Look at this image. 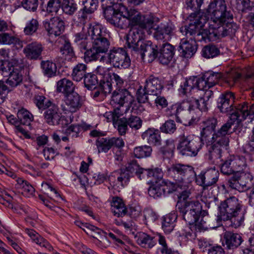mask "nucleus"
Wrapping results in <instances>:
<instances>
[{
    "label": "nucleus",
    "instance_id": "obj_1",
    "mask_svg": "<svg viewBox=\"0 0 254 254\" xmlns=\"http://www.w3.org/2000/svg\"><path fill=\"white\" fill-rule=\"evenodd\" d=\"M104 15L108 23L119 29L127 28L129 25L138 26L132 29L127 39L128 47L133 51L138 49L144 36V30L151 34L154 20L148 16L142 15L134 9H128L126 6L115 4L108 6L104 10Z\"/></svg>",
    "mask_w": 254,
    "mask_h": 254
},
{
    "label": "nucleus",
    "instance_id": "obj_2",
    "mask_svg": "<svg viewBox=\"0 0 254 254\" xmlns=\"http://www.w3.org/2000/svg\"><path fill=\"white\" fill-rule=\"evenodd\" d=\"M234 100L233 92H225L222 93L217 100L218 109L222 113L229 114L230 117L232 114L237 115V119L233 120L234 125L236 122L238 124L242 120H245L248 116L251 117L252 119L254 118V102L250 103L244 102L234 108Z\"/></svg>",
    "mask_w": 254,
    "mask_h": 254
},
{
    "label": "nucleus",
    "instance_id": "obj_3",
    "mask_svg": "<svg viewBox=\"0 0 254 254\" xmlns=\"http://www.w3.org/2000/svg\"><path fill=\"white\" fill-rule=\"evenodd\" d=\"M219 214L217 221H227L230 225L237 228L242 225L245 220L246 210L242 202L235 196H231L221 201L218 206Z\"/></svg>",
    "mask_w": 254,
    "mask_h": 254
},
{
    "label": "nucleus",
    "instance_id": "obj_4",
    "mask_svg": "<svg viewBox=\"0 0 254 254\" xmlns=\"http://www.w3.org/2000/svg\"><path fill=\"white\" fill-rule=\"evenodd\" d=\"M88 29L92 47L84 53L86 62L97 61L100 58V54L107 53L110 46V42L107 37V34L103 31V28L101 24L90 25Z\"/></svg>",
    "mask_w": 254,
    "mask_h": 254
},
{
    "label": "nucleus",
    "instance_id": "obj_5",
    "mask_svg": "<svg viewBox=\"0 0 254 254\" xmlns=\"http://www.w3.org/2000/svg\"><path fill=\"white\" fill-rule=\"evenodd\" d=\"M238 116L235 114L231 115L230 119L223 124L220 128L216 129L218 121L215 117H209L204 119L200 123V137L204 141L210 139L217 132L222 130L225 132V137L230 135L235 131V128H232L234 126L233 120L237 119Z\"/></svg>",
    "mask_w": 254,
    "mask_h": 254
},
{
    "label": "nucleus",
    "instance_id": "obj_6",
    "mask_svg": "<svg viewBox=\"0 0 254 254\" xmlns=\"http://www.w3.org/2000/svg\"><path fill=\"white\" fill-rule=\"evenodd\" d=\"M208 13L213 16L208 22L209 26H214L215 23L223 22L233 19L231 8L228 5L225 0H212L206 9Z\"/></svg>",
    "mask_w": 254,
    "mask_h": 254
},
{
    "label": "nucleus",
    "instance_id": "obj_7",
    "mask_svg": "<svg viewBox=\"0 0 254 254\" xmlns=\"http://www.w3.org/2000/svg\"><path fill=\"white\" fill-rule=\"evenodd\" d=\"M204 144V141L201 137L184 133L178 137L177 149L183 156L195 157Z\"/></svg>",
    "mask_w": 254,
    "mask_h": 254
},
{
    "label": "nucleus",
    "instance_id": "obj_8",
    "mask_svg": "<svg viewBox=\"0 0 254 254\" xmlns=\"http://www.w3.org/2000/svg\"><path fill=\"white\" fill-rule=\"evenodd\" d=\"M220 131L205 141L208 151L206 155L213 163H217L222 156V147L227 146L229 142V136L225 137V132L222 130Z\"/></svg>",
    "mask_w": 254,
    "mask_h": 254
},
{
    "label": "nucleus",
    "instance_id": "obj_9",
    "mask_svg": "<svg viewBox=\"0 0 254 254\" xmlns=\"http://www.w3.org/2000/svg\"><path fill=\"white\" fill-rule=\"evenodd\" d=\"M176 207L185 221L189 225L195 223L200 216L207 214V212L202 210L200 203L198 201H185L177 203Z\"/></svg>",
    "mask_w": 254,
    "mask_h": 254
},
{
    "label": "nucleus",
    "instance_id": "obj_10",
    "mask_svg": "<svg viewBox=\"0 0 254 254\" xmlns=\"http://www.w3.org/2000/svg\"><path fill=\"white\" fill-rule=\"evenodd\" d=\"M167 175L177 183L181 184L186 181H191L195 176V172L191 166L175 163L167 168Z\"/></svg>",
    "mask_w": 254,
    "mask_h": 254
},
{
    "label": "nucleus",
    "instance_id": "obj_11",
    "mask_svg": "<svg viewBox=\"0 0 254 254\" xmlns=\"http://www.w3.org/2000/svg\"><path fill=\"white\" fill-rule=\"evenodd\" d=\"M190 22L188 25L182 26L180 32L185 35L187 39L190 40L200 28L204 27L208 22V16L206 14L191 13L188 17Z\"/></svg>",
    "mask_w": 254,
    "mask_h": 254
},
{
    "label": "nucleus",
    "instance_id": "obj_12",
    "mask_svg": "<svg viewBox=\"0 0 254 254\" xmlns=\"http://www.w3.org/2000/svg\"><path fill=\"white\" fill-rule=\"evenodd\" d=\"M106 63L114 68L124 69L130 66L131 61L125 49L113 47L107 54Z\"/></svg>",
    "mask_w": 254,
    "mask_h": 254
},
{
    "label": "nucleus",
    "instance_id": "obj_13",
    "mask_svg": "<svg viewBox=\"0 0 254 254\" xmlns=\"http://www.w3.org/2000/svg\"><path fill=\"white\" fill-rule=\"evenodd\" d=\"M247 167L246 158L243 156L229 155L221 165V172L227 176L243 171Z\"/></svg>",
    "mask_w": 254,
    "mask_h": 254
},
{
    "label": "nucleus",
    "instance_id": "obj_14",
    "mask_svg": "<svg viewBox=\"0 0 254 254\" xmlns=\"http://www.w3.org/2000/svg\"><path fill=\"white\" fill-rule=\"evenodd\" d=\"M219 172L215 167L210 168L202 171L198 175L195 174L194 177L197 185L202 187L203 189H208L218 182Z\"/></svg>",
    "mask_w": 254,
    "mask_h": 254
},
{
    "label": "nucleus",
    "instance_id": "obj_15",
    "mask_svg": "<svg viewBox=\"0 0 254 254\" xmlns=\"http://www.w3.org/2000/svg\"><path fill=\"white\" fill-rule=\"evenodd\" d=\"M83 101L80 96L73 91L64 97L61 107L65 114L74 113L81 107Z\"/></svg>",
    "mask_w": 254,
    "mask_h": 254
},
{
    "label": "nucleus",
    "instance_id": "obj_16",
    "mask_svg": "<svg viewBox=\"0 0 254 254\" xmlns=\"http://www.w3.org/2000/svg\"><path fill=\"white\" fill-rule=\"evenodd\" d=\"M83 7L80 8L74 16V20L82 24L85 23L88 16L93 14L97 9L98 0H85L82 1Z\"/></svg>",
    "mask_w": 254,
    "mask_h": 254
},
{
    "label": "nucleus",
    "instance_id": "obj_17",
    "mask_svg": "<svg viewBox=\"0 0 254 254\" xmlns=\"http://www.w3.org/2000/svg\"><path fill=\"white\" fill-rule=\"evenodd\" d=\"M140 55L142 60L146 59L149 63L153 62L158 55V47L150 41L141 43L138 49L134 51Z\"/></svg>",
    "mask_w": 254,
    "mask_h": 254
},
{
    "label": "nucleus",
    "instance_id": "obj_18",
    "mask_svg": "<svg viewBox=\"0 0 254 254\" xmlns=\"http://www.w3.org/2000/svg\"><path fill=\"white\" fill-rule=\"evenodd\" d=\"M43 25L49 37L60 36L65 29V23L59 17H53L43 21Z\"/></svg>",
    "mask_w": 254,
    "mask_h": 254
},
{
    "label": "nucleus",
    "instance_id": "obj_19",
    "mask_svg": "<svg viewBox=\"0 0 254 254\" xmlns=\"http://www.w3.org/2000/svg\"><path fill=\"white\" fill-rule=\"evenodd\" d=\"M232 20H228L223 23H215L214 26H209L217 34V38L221 36L224 37L227 36L233 37L239 29L238 25L235 22H231Z\"/></svg>",
    "mask_w": 254,
    "mask_h": 254
},
{
    "label": "nucleus",
    "instance_id": "obj_20",
    "mask_svg": "<svg viewBox=\"0 0 254 254\" xmlns=\"http://www.w3.org/2000/svg\"><path fill=\"white\" fill-rule=\"evenodd\" d=\"M164 112L166 116L168 117L175 116L176 121L179 123H182L181 117L189 115L186 100L167 106Z\"/></svg>",
    "mask_w": 254,
    "mask_h": 254
},
{
    "label": "nucleus",
    "instance_id": "obj_21",
    "mask_svg": "<svg viewBox=\"0 0 254 254\" xmlns=\"http://www.w3.org/2000/svg\"><path fill=\"white\" fill-rule=\"evenodd\" d=\"M134 101V97L127 89H119L115 90L112 95L111 102L113 104L123 107L125 105L128 106Z\"/></svg>",
    "mask_w": 254,
    "mask_h": 254
},
{
    "label": "nucleus",
    "instance_id": "obj_22",
    "mask_svg": "<svg viewBox=\"0 0 254 254\" xmlns=\"http://www.w3.org/2000/svg\"><path fill=\"white\" fill-rule=\"evenodd\" d=\"M44 47L37 41H33L27 44L23 50L25 57L29 60H40L42 59V54Z\"/></svg>",
    "mask_w": 254,
    "mask_h": 254
},
{
    "label": "nucleus",
    "instance_id": "obj_23",
    "mask_svg": "<svg viewBox=\"0 0 254 254\" xmlns=\"http://www.w3.org/2000/svg\"><path fill=\"white\" fill-rule=\"evenodd\" d=\"M47 109L44 116L46 122L49 125H58L61 124V122L65 121L60 112L59 108L55 104L53 103Z\"/></svg>",
    "mask_w": 254,
    "mask_h": 254
},
{
    "label": "nucleus",
    "instance_id": "obj_24",
    "mask_svg": "<svg viewBox=\"0 0 254 254\" xmlns=\"http://www.w3.org/2000/svg\"><path fill=\"white\" fill-rule=\"evenodd\" d=\"M202 80H199V77L191 76L185 79L184 82L181 83L179 91L182 94L187 95L195 89L202 90Z\"/></svg>",
    "mask_w": 254,
    "mask_h": 254
},
{
    "label": "nucleus",
    "instance_id": "obj_25",
    "mask_svg": "<svg viewBox=\"0 0 254 254\" xmlns=\"http://www.w3.org/2000/svg\"><path fill=\"white\" fill-rule=\"evenodd\" d=\"M188 104L189 115L191 116V120L193 118V114L196 110H198L201 112H207L208 110L209 104L202 97L198 99L193 97L186 100Z\"/></svg>",
    "mask_w": 254,
    "mask_h": 254
},
{
    "label": "nucleus",
    "instance_id": "obj_26",
    "mask_svg": "<svg viewBox=\"0 0 254 254\" xmlns=\"http://www.w3.org/2000/svg\"><path fill=\"white\" fill-rule=\"evenodd\" d=\"M144 86L145 89L150 95L154 96L160 94L164 88L162 80L153 75H151L146 78Z\"/></svg>",
    "mask_w": 254,
    "mask_h": 254
},
{
    "label": "nucleus",
    "instance_id": "obj_27",
    "mask_svg": "<svg viewBox=\"0 0 254 254\" xmlns=\"http://www.w3.org/2000/svg\"><path fill=\"white\" fill-rule=\"evenodd\" d=\"M174 54L175 48L171 44L166 43L163 45L158 51L157 58L160 63L163 65H167L172 60Z\"/></svg>",
    "mask_w": 254,
    "mask_h": 254
},
{
    "label": "nucleus",
    "instance_id": "obj_28",
    "mask_svg": "<svg viewBox=\"0 0 254 254\" xmlns=\"http://www.w3.org/2000/svg\"><path fill=\"white\" fill-rule=\"evenodd\" d=\"M198 48V45L194 41H190V40H182L178 48L183 57L185 58H191Z\"/></svg>",
    "mask_w": 254,
    "mask_h": 254
},
{
    "label": "nucleus",
    "instance_id": "obj_29",
    "mask_svg": "<svg viewBox=\"0 0 254 254\" xmlns=\"http://www.w3.org/2000/svg\"><path fill=\"white\" fill-rule=\"evenodd\" d=\"M154 37L157 40L168 41L171 39V36L173 29L172 25L167 23H160L155 29Z\"/></svg>",
    "mask_w": 254,
    "mask_h": 254
},
{
    "label": "nucleus",
    "instance_id": "obj_30",
    "mask_svg": "<svg viewBox=\"0 0 254 254\" xmlns=\"http://www.w3.org/2000/svg\"><path fill=\"white\" fill-rule=\"evenodd\" d=\"M120 109L118 108L114 110L113 113V120L115 127H117L119 134L122 136L125 135L128 129V126L125 117L119 119L122 114L120 113Z\"/></svg>",
    "mask_w": 254,
    "mask_h": 254
},
{
    "label": "nucleus",
    "instance_id": "obj_31",
    "mask_svg": "<svg viewBox=\"0 0 254 254\" xmlns=\"http://www.w3.org/2000/svg\"><path fill=\"white\" fill-rule=\"evenodd\" d=\"M224 239L227 249L232 250L238 248L243 241L240 234L231 232L225 233Z\"/></svg>",
    "mask_w": 254,
    "mask_h": 254
},
{
    "label": "nucleus",
    "instance_id": "obj_32",
    "mask_svg": "<svg viewBox=\"0 0 254 254\" xmlns=\"http://www.w3.org/2000/svg\"><path fill=\"white\" fill-rule=\"evenodd\" d=\"M222 77L223 74L221 72H208L205 73L201 77L199 78V80H202V90H204V88L207 87L208 88L213 87Z\"/></svg>",
    "mask_w": 254,
    "mask_h": 254
},
{
    "label": "nucleus",
    "instance_id": "obj_33",
    "mask_svg": "<svg viewBox=\"0 0 254 254\" xmlns=\"http://www.w3.org/2000/svg\"><path fill=\"white\" fill-rule=\"evenodd\" d=\"M143 140H147L148 143L153 146H159L161 144V138L158 129L149 128L141 134Z\"/></svg>",
    "mask_w": 254,
    "mask_h": 254
},
{
    "label": "nucleus",
    "instance_id": "obj_34",
    "mask_svg": "<svg viewBox=\"0 0 254 254\" xmlns=\"http://www.w3.org/2000/svg\"><path fill=\"white\" fill-rule=\"evenodd\" d=\"M217 38V34L215 33V31L213 30L212 32L202 28H200L195 34V35L190 40V41H194L196 43L197 42L201 41H213Z\"/></svg>",
    "mask_w": 254,
    "mask_h": 254
},
{
    "label": "nucleus",
    "instance_id": "obj_35",
    "mask_svg": "<svg viewBox=\"0 0 254 254\" xmlns=\"http://www.w3.org/2000/svg\"><path fill=\"white\" fill-rule=\"evenodd\" d=\"M63 0H45L41 6L42 10L51 15H56L62 8Z\"/></svg>",
    "mask_w": 254,
    "mask_h": 254
},
{
    "label": "nucleus",
    "instance_id": "obj_36",
    "mask_svg": "<svg viewBox=\"0 0 254 254\" xmlns=\"http://www.w3.org/2000/svg\"><path fill=\"white\" fill-rule=\"evenodd\" d=\"M177 219V215L175 212L170 213L161 218L162 229L165 234H170L174 230Z\"/></svg>",
    "mask_w": 254,
    "mask_h": 254
},
{
    "label": "nucleus",
    "instance_id": "obj_37",
    "mask_svg": "<svg viewBox=\"0 0 254 254\" xmlns=\"http://www.w3.org/2000/svg\"><path fill=\"white\" fill-rule=\"evenodd\" d=\"M59 39L60 42L64 41V43H62L63 45L61 47L60 51L63 57L67 60H70L72 58L75 57V55L73 48L69 40L67 38L66 36L65 35L61 36Z\"/></svg>",
    "mask_w": 254,
    "mask_h": 254
},
{
    "label": "nucleus",
    "instance_id": "obj_38",
    "mask_svg": "<svg viewBox=\"0 0 254 254\" xmlns=\"http://www.w3.org/2000/svg\"><path fill=\"white\" fill-rule=\"evenodd\" d=\"M19 64L17 66H13L12 70L9 73L6 83L11 87H16L20 85L23 81V75L19 69Z\"/></svg>",
    "mask_w": 254,
    "mask_h": 254
},
{
    "label": "nucleus",
    "instance_id": "obj_39",
    "mask_svg": "<svg viewBox=\"0 0 254 254\" xmlns=\"http://www.w3.org/2000/svg\"><path fill=\"white\" fill-rule=\"evenodd\" d=\"M111 211L117 217H123L126 215V207L120 197L114 196L111 202Z\"/></svg>",
    "mask_w": 254,
    "mask_h": 254
},
{
    "label": "nucleus",
    "instance_id": "obj_40",
    "mask_svg": "<svg viewBox=\"0 0 254 254\" xmlns=\"http://www.w3.org/2000/svg\"><path fill=\"white\" fill-rule=\"evenodd\" d=\"M88 32L89 30L87 31L85 29L84 26H82L81 31L74 35V42L78 46L81 50H86L87 48L89 43Z\"/></svg>",
    "mask_w": 254,
    "mask_h": 254
},
{
    "label": "nucleus",
    "instance_id": "obj_41",
    "mask_svg": "<svg viewBox=\"0 0 254 254\" xmlns=\"http://www.w3.org/2000/svg\"><path fill=\"white\" fill-rule=\"evenodd\" d=\"M79 3L76 0H63L62 9L66 15H75L79 10Z\"/></svg>",
    "mask_w": 254,
    "mask_h": 254
},
{
    "label": "nucleus",
    "instance_id": "obj_42",
    "mask_svg": "<svg viewBox=\"0 0 254 254\" xmlns=\"http://www.w3.org/2000/svg\"><path fill=\"white\" fill-rule=\"evenodd\" d=\"M74 86L72 81L68 79L64 78L57 83V91L62 93L64 96L73 92Z\"/></svg>",
    "mask_w": 254,
    "mask_h": 254
},
{
    "label": "nucleus",
    "instance_id": "obj_43",
    "mask_svg": "<svg viewBox=\"0 0 254 254\" xmlns=\"http://www.w3.org/2000/svg\"><path fill=\"white\" fill-rule=\"evenodd\" d=\"M137 244L142 248L145 249H151L156 244V240L155 237L150 235L142 233L139 234L137 239Z\"/></svg>",
    "mask_w": 254,
    "mask_h": 254
},
{
    "label": "nucleus",
    "instance_id": "obj_44",
    "mask_svg": "<svg viewBox=\"0 0 254 254\" xmlns=\"http://www.w3.org/2000/svg\"><path fill=\"white\" fill-rule=\"evenodd\" d=\"M87 66L86 64L78 63L75 65L71 73V77L74 81H80L87 74Z\"/></svg>",
    "mask_w": 254,
    "mask_h": 254
},
{
    "label": "nucleus",
    "instance_id": "obj_45",
    "mask_svg": "<svg viewBox=\"0 0 254 254\" xmlns=\"http://www.w3.org/2000/svg\"><path fill=\"white\" fill-rule=\"evenodd\" d=\"M43 73L48 77H51L56 75L57 72V65L52 61H42L40 64Z\"/></svg>",
    "mask_w": 254,
    "mask_h": 254
},
{
    "label": "nucleus",
    "instance_id": "obj_46",
    "mask_svg": "<svg viewBox=\"0 0 254 254\" xmlns=\"http://www.w3.org/2000/svg\"><path fill=\"white\" fill-rule=\"evenodd\" d=\"M239 178L241 191L250 189L253 185V177L250 173L239 172Z\"/></svg>",
    "mask_w": 254,
    "mask_h": 254
},
{
    "label": "nucleus",
    "instance_id": "obj_47",
    "mask_svg": "<svg viewBox=\"0 0 254 254\" xmlns=\"http://www.w3.org/2000/svg\"><path fill=\"white\" fill-rule=\"evenodd\" d=\"M220 54L219 49L215 45L208 44L202 48L201 56L205 59L214 58Z\"/></svg>",
    "mask_w": 254,
    "mask_h": 254
},
{
    "label": "nucleus",
    "instance_id": "obj_48",
    "mask_svg": "<svg viewBox=\"0 0 254 254\" xmlns=\"http://www.w3.org/2000/svg\"><path fill=\"white\" fill-rule=\"evenodd\" d=\"M113 174L110 177V179L111 180L113 177L117 178L118 182L122 186L127 185L130 178L132 177L127 171L124 168L115 171Z\"/></svg>",
    "mask_w": 254,
    "mask_h": 254
},
{
    "label": "nucleus",
    "instance_id": "obj_49",
    "mask_svg": "<svg viewBox=\"0 0 254 254\" xmlns=\"http://www.w3.org/2000/svg\"><path fill=\"white\" fill-rule=\"evenodd\" d=\"M17 117L19 120L20 124L29 126L33 121V116L26 109L22 108L17 113Z\"/></svg>",
    "mask_w": 254,
    "mask_h": 254
},
{
    "label": "nucleus",
    "instance_id": "obj_50",
    "mask_svg": "<svg viewBox=\"0 0 254 254\" xmlns=\"http://www.w3.org/2000/svg\"><path fill=\"white\" fill-rule=\"evenodd\" d=\"M40 24L37 19L32 18L28 21L24 28L23 32L26 36H33L37 34L40 27Z\"/></svg>",
    "mask_w": 254,
    "mask_h": 254
},
{
    "label": "nucleus",
    "instance_id": "obj_51",
    "mask_svg": "<svg viewBox=\"0 0 254 254\" xmlns=\"http://www.w3.org/2000/svg\"><path fill=\"white\" fill-rule=\"evenodd\" d=\"M83 81L85 87L89 90L96 89L99 83L97 75L91 72L87 73Z\"/></svg>",
    "mask_w": 254,
    "mask_h": 254
},
{
    "label": "nucleus",
    "instance_id": "obj_52",
    "mask_svg": "<svg viewBox=\"0 0 254 254\" xmlns=\"http://www.w3.org/2000/svg\"><path fill=\"white\" fill-rule=\"evenodd\" d=\"M152 152V147L146 145L136 147L133 150L134 156L138 158L150 157Z\"/></svg>",
    "mask_w": 254,
    "mask_h": 254
},
{
    "label": "nucleus",
    "instance_id": "obj_53",
    "mask_svg": "<svg viewBox=\"0 0 254 254\" xmlns=\"http://www.w3.org/2000/svg\"><path fill=\"white\" fill-rule=\"evenodd\" d=\"M96 145L99 153H107L112 148L110 137H99L96 141Z\"/></svg>",
    "mask_w": 254,
    "mask_h": 254
},
{
    "label": "nucleus",
    "instance_id": "obj_54",
    "mask_svg": "<svg viewBox=\"0 0 254 254\" xmlns=\"http://www.w3.org/2000/svg\"><path fill=\"white\" fill-rule=\"evenodd\" d=\"M148 193L150 196L157 198L165 194V189L161 185L153 184L149 188Z\"/></svg>",
    "mask_w": 254,
    "mask_h": 254
},
{
    "label": "nucleus",
    "instance_id": "obj_55",
    "mask_svg": "<svg viewBox=\"0 0 254 254\" xmlns=\"http://www.w3.org/2000/svg\"><path fill=\"white\" fill-rule=\"evenodd\" d=\"M128 127L132 130H137L139 129L142 125V120L141 118L135 115H130L129 117L126 118Z\"/></svg>",
    "mask_w": 254,
    "mask_h": 254
},
{
    "label": "nucleus",
    "instance_id": "obj_56",
    "mask_svg": "<svg viewBox=\"0 0 254 254\" xmlns=\"http://www.w3.org/2000/svg\"><path fill=\"white\" fill-rule=\"evenodd\" d=\"M46 97L43 95H35L33 101L39 109L44 110L53 104L50 100L46 101Z\"/></svg>",
    "mask_w": 254,
    "mask_h": 254
},
{
    "label": "nucleus",
    "instance_id": "obj_57",
    "mask_svg": "<svg viewBox=\"0 0 254 254\" xmlns=\"http://www.w3.org/2000/svg\"><path fill=\"white\" fill-rule=\"evenodd\" d=\"M160 130L162 132L167 134H172L177 129L175 121L169 119L165 121L160 127Z\"/></svg>",
    "mask_w": 254,
    "mask_h": 254
},
{
    "label": "nucleus",
    "instance_id": "obj_58",
    "mask_svg": "<svg viewBox=\"0 0 254 254\" xmlns=\"http://www.w3.org/2000/svg\"><path fill=\"white\" fill-rule=\"evenodd\" d=\"M205 0H187L185 2L188 9L194 11L193 13L204 14L200 11V7Z\"/></svg>",
    "mask_w": 254,
    "mask_h": 254
},
{
    "label": "nucleus",
    "instance_id": "obj_59",
    "mask_svg": "<svg viewBox=\"0 0 254 254\" xmlns=\"http://www.w3.org/2000/svg\"><path fill=\"white\" fill-rule=\"evenodd\" d=\"M108 77L111 83L119 89H123L122 87L125 83V80L118 73L115 72L109 73Z\"/></svg>",
    "mask_w": 254,
    "mask_h": 254
},
{
    "label": "nucleus",
    "instance_id": "obj_60",
    "mask_svg": "<svg viewBox=\"0 0 254 254\" xmlns=\"http://www.w3.org/2000/svg\"><path fill=\"white\" fill-rule=\"evenodd\" d=\"M180 184V183H177L176 182L174 183L168 180H163L161 185L165 189L166 194V193L170 194L176 191L179 187L182 188V186Z\"/></svg>",
    "mask_w": 254,
    "mask_h": 254
},
{
    "label": "nucleus",
    "instance_id": "obj_61",
    "mask_svg": "<svg viewBox=\"0 0 254 254\" xmlns=\"http://www.w3.org/2000/svg\"><path fill=\"white\" fill-rule=\"evenodd\" d=\"M232 176L229 177L227 180V186L232 189L241 191V187L240 186L239 172L232 174Z\"/></svg>",
    "mask_w": 254,
    "mask_h": 254
},
{
    "label": "nucleus",
    "instance_id": "obj_62",
    "mask_svg": "<svg viewBox=\"0 0 254 254\" xmlns=\"http://www.w3.org/2000/svg\"><path fill=\"white\" fill-rule=\"evenodd\" d=\"M245 78L248 83L251 97L254 100V68H251L246 73Z\"/></svg>",
    "mask_w": 254,
    "mask_h": 254
},
{
    "label": "nucleus",
    "instance_id": "obj_63",
    "mask_svg": "<svg viewBox=\"0 0 254 254\" xmlns=\"http://www.w3.org/2000/svg\"><path fill=\"white\" fill-rule=\"evenodd\" d=\"M234 2L237 10L242 11L249 9L254 4V0H234Z\"/></svg>",
    "mask_w": 254,
    "mask_h": 254
},
{
    "label": "nucleus",
    "instance_id": "obj_64",
    "mask_svg": "<svg viewBox=\"0 0 254 254\" xmlns=\"http://www.w3.org/2000/svg\"><path fill=\"white\" fill-rule=\"evenodd\" d=\"M150 95L147 90L145 89V86L142 88L141 86H140L136 92V97L137 101L139 103H145L149 102L148 95Z\"/></svg>",
    "mask_w": 254,
    "mask_h": 254
}]
</instances>
